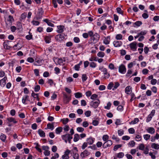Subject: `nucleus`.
I'll return each mask as SVG.
<instances>
[{
	"label": "nucleus",
	"mask_w": 159,
	"mask_h": 159,
	"mask_svg": "<svg viewBox=\"0 0 159 159\" xmlns=\"http://www.w3.org/2000/svg\"><path fill=\"white\" fill-rule=\"evenodd\" d=\"M91 112L90 111H87L84 113L85 115L87 117L90 116L91 115Z\"/></svg>",
	"instance_id": "obj_53"
},
{
	"label": "nucleus",
	"mask_w": 159,
	"mask_h": 159,
	"mask_svg": "<svg viewBox=\"0 0 159 159\" xmlns=\"http://www.w3.org/2000/svg\"><path fill=\"white\" fill-rule=\"evenodd\" d=\"M70 153V151L67 150L64 153V154L62 156V158L63 159H68L69 158V154Z\"/></svg>",
	"instance_id": "obj_19"
},
{
	"label": "nucleus",
	"mask_w": 159,
	"mask_h": 159,
	"mask_svg": "<svg viewBox=\"0 0 159 159\" xmlns=\"http://www.w3.org/2000/svg\"><path fill=\"white\" fill-rule=\"evenodd\" d=\"M43 12L44 11L42 8H39L38 9V11L36 16V19L39 20L41 19Z\"/></svg>",
	"instance_id": "obj_5"
},
{
	"label": "nucleus",
	"mask_w": 159,
	"mask_h": 159,
	"mask_svg": "<svg viewBox=\"0 0 159 159\" xmlns=\"http://www.w3.org/2000/svg\"><path fill=\"white\" fill-rule=\"evenodd\" d=\"M31 23L33 25L35 26H38L40 24V22L39 21H35L34 20L32 21Z\"/></svg>",
	"instance_id": "obj_40"
},
{
	"label": "nucleus",
	"mask_w": 159,
	"mask_h": 159,
	"mask_svg": "<svg viewBox=\"0 0 159 159\" xmlns=\"http://www.w3.org/2000/svg\"><path fill=\"white\" fill-rule=\"evenodd\" d=\"M138 148L139 150H143L145 148V146L143 144H140Z\"/></svg>",
	"instance_id": "obj_41"
},
{
	"label": "nucleus",
	"mask_w": 159,
	"mask_h": 159,
	"mask_svg": "<svg viewBox=\"0 0 159 159\" xmlns=\"http://www.w3.org/2000/svg\"><path fill=\"white\" fill-rule=\"evenodd\" d=\"M62 128L61 127H59L55 129L56 133L57 134H60L62 131Z\"/></svg>",
	"instance_id": "obj_29"
},
{
	"label": "nucleus",
	"mask_w": 159,
	"mask_h": 159,
	"mask_svg": "<svg viewBox=\"0 0 159 159\" xmlns=\"http://www.w3.org/2000/svg\"><path fill=\"white\" fill-rule=\"evenodd\" d=\"M110 37L109 36H107L103 40V43L106 44L107 45L110 43Z\"/></svg>",
	"instance_id": "obj_27"
},
{
	"label": "nucleus",
	"mask_w": 159,
	"mask_h": 159,
	"mask_svg": "<svg viewBox=\"0 0 159 159\" xmlns=\"http://www.w3.org/2000/svg\"><path fill=\"white\" fill-rule=\"evenodd\" d=\"M97 101L96 102L92 101L90 102V106L93 107L94 109H96L97 108L100 103V101L99 99H97Z\"/></svg>",
	"instance_id": "obj_7"
},
{
	"label": "nucleus",
	"mask_w": 159,
	"mask_h": 159,
	"mask_svg": "<svg viewBox=\"0 0 159 159\" xmlns=\"http://www.w3.org/2000/svg\"><path fill=\"white\" fill-rule=\"evenodd\" d=\"M123 36L121 34H117L116 35V39L117 40L122 39Z\"/></svg>",
	"instance_id": "obj_39"
},
{
	"label": "nucleus",
	"mask_w": 159,
	"mask_h": 159,
	"mask_svg": "<svg viewBox=\"0 0 159 159\" xmlns=\"http://www.w3.org/2000/svg\"><path fill=\"white\" fill-rule=\"evenodd\" d=\"M38 133L41 137H45V133L41 129H39L38 131Z\"/></svg>",
	"instance_id": "obj_28"
},
{
	"label": "nucleus",
	"mask_w": 159,
	"mask_h": 159,
	"mask_svg": "<svg viewBox=\"0 0 159 159\" xmlns=\"http://www.w3.org/2000/svg\"><path fill=\"white\" fill-rule=\"evenodd\" d=\"M151 147L155 149L158 150L159 149V144L155 143H152L151 144Z\"/></svg>",
	"instance_id": "obj_26"
},
{
	"label": "nucleus",
	"mask_w": 159,
	"mask_h": 159,
	"mask_svg": "<svg viewBox=\"0 0 159 159\" xmlns=\"http://www.w3.org/2000/svg\"><path fill=\"white\" fill-rule=\"evenodd\" d=\"M33 64L35 66H40L43 64L42 60L40 58L36 57Z\"/></svg>",
	"instance_id": "obj_8"
},
{
	"label": "nucleus",
	"mask_w": 159,
	"mask_h": 159,
	"mask_svg": "<svg viewBox=\"0 0 159 159\" xmlns=\"http://www.w3.org/2000/svg\"><path fill=\"white\" fill-rule=\"evenodd\" d=\"M31 96L33 97L34 98H35L38 101H39V98L38 97V94L35 93L34 92H33L31 93Z\"/></svg>",
	"instance_id": "obj_36"
},
{
	"label": "nucleus",
	"mask_w": 159,
	"mask_h": 159,
	"mask_svg": "<svg viewBox=\"0 0 159 159\" xmlns=\"http://www.w3.org/2000/svg\"><path fill=\"white\" fill-rule=\"evenodd\" d=\"M129 94L130 95V96H131V99H130V100H129V101L130 102H132L136 98V97H135V95L134 93H131Z\"/></svg>",
	"instance_id": "obj_35"
},
{
	"label": "nucleus",
	"mask_w": 159,
	"mask_h": 159,
	"mask_svg": "<svg viewBox=\"0 0 159 159\" xmlns=\"http://www.w3.org/2000/svg\"><path fill=\"white\" fill-rule=\"evenodd\" d=\"M34 72L36 76H39V70L38 69H35L34 70Z\"/></svg>",
	"instance_id": "obj_62"
},
{
	"label": "nucleus",
	"mask_w": 159,
	"mask_h": 159,
	"mask_svg": "<svg viewBox=\"0 0 159 159\" xmlns=\"http://www.w3.org/2000/svg\"><path fill=\"white\" fill-rule=\"evenodd\" d=\"M75 97L76 98H80L82 97V93L79 92L75 93Z\"/></svg>",
	"instance_id": "obj_38"
},
{
	"label": "nucleus",
	"mask_w": 159,
	"mask_h": 159,
	"mask_svg": "<svg viewBox=\"0 0 159 159\" xmlns=\"http://www.w3.org/2000/svg\"><path fill=\"white\" fill-rule=\"evenodd\" d=\"M111 103L110 102H108L107 103V105L104 107V108L106 109L109 110L110 109L111 106Z\"/></svg>",
	"instance_id": "obj_48"
},
{
	"label": "nucleus",
	"mask_w": 159,
	"mask_h": 159,
	"mask_svg": "<svg viewBox=\"0 0 159 159\" xmlns=\"http://www.w3.org/2000/svg\"><path fill=\"white\" fill-rule=\"evenodd\" d=\"M43 21L47 23L48 26L52 27H53L54 26V25L47 19H44Z\"/></svg>",
	"instance_id": "obj_25"
},
{
	"label": "nucleus",
	"mask_w": 159,
	"mask_h": 159,
	"mask_svg": "<svg viewBox=\"0 0 159 159\" xmlns=\"http://www.w3.org/2000/svg\"><path fill=\"white\" fill-rule=\"evenodd\" d=\"M80 139L79 135L77 134H76L74 135V137L73 139L74 141L75 142L77 141Z\"/></svg>",
	"instance_id": "obj_34"
},
{
	"label": "nucleus",
	"mask_w": 159,
	"mask_h": 159,
	"mask_svg": "<svg viewBox=\"0 0 159 159\" xmlns=\"http://www.w3.org/2000/svg\"><path fill=\"white\" fill-rule=\"evenodd\" d=\"M54 128V125L53 124L48 123L47 125V128L45 129H49L51 130L53 129Z\"/></svg>",
	"instance_id": "obj_30"
},
{
	"label": "nucleus",
	"mask_w": 159,
	"mask_h": 159,
	"mask_svg": "<svg viewBox=\"0 0 159 159\" xmlns=\"http://www.w3.org/2000/svg\"><path fill=\"white\" fill-rule=\"evenodd\" d=\"M124 156V153L122 152H120L117 154V157L119 158H122Z\"/></svg>",
	"instance_id": "obj_45"
},
{
	"label": "nucleus",
	"mask_w": 159,
	"mask_h": 159,
	"mask_svg": "<svg viewBox=\"0 0 159 159\" xmlns=\"http://www.w3.org/2000/svg\"><path fill=\"white\" fill-rule=\"evenodd\" d=\"M62 138L66 143H67V142L70 143V134L63 135Z\"/></svg>",
	"instance_id": "obj_17"
},
{
	"label": "nucleus",
	"mask_w": 159,
	"mask_h": 159,
	"mask_svg": "<svg viewBox=\"0 0 159 159\" xmlns=\"http://www.w3.org/2000/svg\"><path fill=\"white\" fill-rule=\"evenodd\" d=\"M6 139V135L5 134H4L2 133H1V135L0 136V139L2 142H5V141Z\"/></svg>",
	"instance_id": "obj_32"
},
{
	"label": "nucleus",
	"mask_w": 159,
	"mask_h": 159,
	"mask_svg": "<svg viewBox=\"0 0 159 159\" xmlns=\"http://www.w3.org/2000/svg\"><path fill=\"white\" fill-rule=\"evenodd\" d=\"M122 145L121 144H117L115 145L114 147L113 150L114 151H116L118 148H121Z\"/></svg>",
	"instance_id": "obj_44"
},
{
	"label": "nucleus",
	"mask_w": 159,
	"mask_h": 159,
	"mask_svg": "<svg viewBox=\"0 0 159 159\" xmlns=\"http://www.w3.org/2000/svg\"><path fill=\"white\" fill-rule=\"evenodd\" d=\"M129 46L131 50L134 51L136 50L137 48V43L136 42H134L130 44Z\"/></svg>",
	"instance_id": "obj_14"
},
{
	"label": "nucleus",
	"mask_w": 159,
	"mask_h": 159,
	"mask_svg": "<svg viewBox=\"0 0 159 159\" xmlns=\"http://www.w3.org/2000/svg\"><path fill=\"white\" fill-rule=\"evenodd\" d=\"M66 30V28L63 25H58L57 26V32L58 33H61Z\"/></svg>",
	"instance_id": "obj_13"
},
{
	"label": "nucleus",
	"mask_w": 159,
	"mask_h": 159,
	"mask_svg": "<svg viewBox=\"0 0 159 159\" xmlns=\"http://www.w3.org/2000/svg\"><path fill=\"white\" fill-rule=\"evenodd\" d=\"M143 137L145 140H147L150 139V135L148 134H145L143 135Z\"/></svg>",
	"instance_id": "obj_52"
},
{
	"label": "nucleus",
	"mask_w": 159,
	"mask_h": 159,
	"mask_svg": "<svg viewBox=\"0 0 159 159\" xmlns=\"http://www.w3.org/2000/svg\"><path fill=\"white\" fill-rule=\"evenodd\" d=\"M51 36H45L44 39L47 43H49L51 41Z\"/></svg>",
	"instance_id": "obj_31"
},
{
	"label": "nucleus",
	"mask_w": 159,
	"mask_h": 159,
	"mask_svg": "<svg viewBox=\"0 0 159 159\" xmlns=\"http://www.w3.org/2000/svg\"><path fill=\"white\" fill-rule=\"evenodd\" d=\"M90 154V152H89L88 150H85L83 152L81 153L80 154V156L83 158L89 156Z\"/></svg>",
	"instance_id": "obj_16"
},
{
	"label": "nucleus",
	"mask_w": 159,
	"mask_h": 159,
	"mask_svg": "<svg viewBox=\"0 0 159 159\" xmlns=\"http://www.w3.org/2000/svg\"><path fill=\"white\" fill-rule=\"evenodd\" d=\"M99 70L103 72L104 74L106 75L105 78H108L109 77L110 74L107 72V70L106 68H104L103 66H102L99 67Z\"/></svg>",
	"instance_id": "obj_6"
},
{
	"label": "nucleus",
	"mask_w": 159,
	"mask_h": 159,
	"mask_svg": "<svg viewBox=\"0 0 159 159\" xmlns=\"http://www.w3.org/2000/svg\"><path fill=\"white\" fill-rule=\"evenodd\" d=\"M139 121V119L138 118H135L134 119L129 123L130 124H134L137 123Z\"/></svg>",
	"instance_id": "obj_37"
},
{
	"label": "nucleus",
	"mask_w": 159,
	"mask_h": 159,
	"mask_svg": "<svg viewBox=\"0 0 159 159\" xmlns=\"http://www.w3.org/2000/svg\"><path fill=\"white\" fill-rule=\"evenodd\" d=\"M27 61L28 62L32 63L34 62V60L32 57H29L27 58Z\"/></svg>",
	"instance_id": "obj_56"
},
{
	"label": "nucleus",
	"mask_w": 159,
	"mask_h": 159,
	"mask_svg": "<svg viewBox=\"0 0 159 159\" xmlns=\"http://www.w3.org/2000/svg\"><path fill=\"white\" fill-rule=\"evenodd\" d=\"M30 101V100L29 99V96L27 95H25L22 98V102L23 104L25 105H26L27 104L26 103V101Z\"/></svg>",
	"instance_id": "obj_15"
},
{
	"label": "nucleus",
	"mask_w": 159,
	"mask_h": 159,
	"mask_svg": "<svg viewBox=\"0 0 159 159\" xmlns=\"http://www.w3.org/2000/svg\"><path fill=\"white\" fill-rule=\"evenodd\" d=\"M113 44L115 47H118L122 45V43L120 41H114L113 42Z\"/></svg>",
	"instance_id": "obj_18"
},
{
	"label": "nucleus",
	"mask_w": 159,
	"mask_h": 159,
	"mask_svg": "<svg viewBox=\"0 0 159 159\" xmlns=\"http://www.w3.org/2000/svg\"><path fill=\"white\" fill-rule=\"evenodd\" d=\"M132 91V88L130 86H128L126 87L125 89V92L127 94H129Z\"/></svg>",
	"instance_id": "obj_22"
},
{
	"label": "nucleus",
	"mask_w": 159,
	"mask_h": 159,
	"mask_svg": "<svg viewBox=\"0 0 159 159\" xmlns=\"http://www.w3.org/2000/svg\"><path fill=\"white\" fill-rule=\"evenodd\" d=\"M95 139L94 138L92 137H90L87 139V143L89 145H91L94 143Z\"/></svg>",
	"instance_id": "obj_21"
},
{
	"label": "nucleus",
	"mask_w": 159,
	"mask_h": 159,
	"mask_svg": "<svg viewBox=\"0 0 159 159\" xmlns=\"http://www.w3.org/2000/svg\"><path fill=\"white\" fill-rule=\"evenodd\" d=\"M114 84L112 82H110L108 85L107 88L108 89H111L113 87Z\"/></svg>",
	"instance_id": "obj_51"
},
{
	"label": "nucleus",
	"mask_w": 159,
	"mask_h": 159,
	"mask_svg": "<svg viewBox=\"0 0 159 159\" xmlns=\"http://www.w3.org/2000/svg\"><path fill=\"white\" fill-rule=\"evenodd\" d=\"M88 78L87 77V75L86 74H83L82 76V82H84L87 80Z\"/></svg>",
	"instance_id": "obj_43"
},
{
	"label": "nucleus",
	"mask_w": 159,
	"mask_h": 159,
	"mask_svg": "<svg viewBox=\"0 0 159 159\" xmlns=\"http://www.w3.org/2000/svg\"><path fill=\"white\" fill-rule=\"evenodd\" d=\"M147 131L149 133L153 134L155 133V129L154 128L150 127L146 129Z\"/></svg>",
	"instance_id": "obj_23"
},
{
	"label": "nucleus",
	"mask_w": 159,
	"mask_h": 159,
	"mask_svg": "<svg viewBox=\"0 0 159 159\" xmlns=\"http://www.w3.org/2000/svg\"><path fill=\"white\" fill-rule=\"evenodd\" d=\"M135 143L134 141H131L128 143V145L133 147L134 146Z\"/></svg>",
	"instance_id": "obj_64"
},
{
	"label": "nucleus",
	"mask_w": 159,
	"mask_h": 159,
	"mask_svg": "<svg viewBox=\"0 0 159 159\" xmlns=\"http://www.w3.org/2000/svg\"><path fill=\"white\" fill-rule=\"evenodd\" d=\"M155 113V110H152L151 113L147 116L146 119V122H149L151 121L152 117L154 115Z\"/></svg>",
	"instance_id": "obj_10"
},
{
	"label": "nucleus",
	"mask_w": 159,
	"mask_h": 159,
	"mask_svg": "<svg viewBox=\"0 0 159 159\" xmlns=\"http://www.w3.org/2000/svg\"><path fill=\"white\" fill-rule=\"evenodd\" d=\"M40 89V87L39 85H37L34 88V90L35 92H38Z\"/></svg>",
	"instance_id": "obj_49"
},
{
	"label": "nucleus",
	"mask_w": 159,
	"mask_h": 159,
	"mask_svg": "<svg viewBox=\"0 0 159 159\" xmlns=\"http://www.w3.org/2000/svg\"><path fill=\"white\" fill-rule=\"evenodd\" d=\"M128 131L130 134H133L135 133V130L133 128H131L128 129Z\"/></svg>",
	"instance_id": "obj_57"
},
{
	"label": "nucleus",
	"mask_w": 159,
	"mask_h": 159,
	"mask_svg": "<svg viewBox=\"0 0 159 159\" xmlns=\"http://www.w3.org/2000/svg\"><path fill=\"white\" fill-rule=\"evenodd\" d=\"M112 144V142L111 140H108L105 142L102 145V147L105 148L107 147H110Z\"/></svg>",
	"instance_id": "obj_11"
},
{
	"label": "nucleus",
	"mask_w": 159,
	"mask_h": 159,
	"mask_svg": "<svg viewBox=\"0 0 159 159\" xmlns=\"http://www.w3.org/2000/svg\"><path fill=\"white\" fill-rule=\"evenodd\" d=\"M60 121L64 125L66 124L69 121V119L67 118H63L61 119Z\"/></svg>",
	"instance_id": "obj_33"
},
{
	"label": "nucleus",
	"mask_w": 159,
	"mask_h": 159,
	"mask_svg": "<svg viewBox=\"0 0 159 159\" xmlns=\"http://www.w3.org/2000/svg\"><path fill=\"white\" fill-rule=\"evenodd\" d=\"M78 149L76 147H75L73 149L70 151V153L73 156L75 159H78L79 156L77 153Z\"/></svg>",
	"instance_id": "obj_2"
},
{
	"label": "nucleus",
	"mask_w": 159,
	"mask_h": 159,
	"mask_svg": "<svg viewBox=\"0 0 159 159\" xmlns=\"http://www.w3.org/2000/svg\"><path fill=\"white\" fill-rule=\"evenodd\" d=\"M105 55V53L104 52H99L97 54L98 56L100 57H104Z\"/></svg>",
	"instance_id": "obj_42"
},
{
	"label": "nucleus",
	"mask_w": 159,
	"mask_h": 159,
	"mask_svg": "<svg viewBox=\"0 0 159 159\" xmlns=\"http://www.w3.org/2000/svg\"><path fill=\"white\" fill-rule=\"evenodd\" d=\"M109 136L107 135H104L102 137V139L105 141L108 140Z\"/></svg>",
	"instance_id": "obj_47"
},
{
	"label": "nucleus",
	"mask_w": 159,
	"mask_h": 159,
	"mask_svg": "<svg viewBox=\"0 0 159 159\" xmlns=\"http://www.w3.org/2000/svg\"><path fill=\"white\" fill-rule=\"evenodd\" d=\"M14 20L13 17L11 15L9 16L8 17H5V21L7 27L11 26Z\"/></svg>",
	"instance_id": "obj_1"
},
{
	"label": "nucleus",
	"mask_w": 159,
	"mask_h": 159,
	"mask_svg": "<svg viewBox=\"0 0 159 159\" xmlns=\"http://www.w3.org/2000/svg\"><path fill=\"white\" fill-rule=\"evenodd\" d=\"M81 106H85L87 105V103L86 101L84 100H82L81 101Z\"/></svg>",
	"instance_id": "obj_61"
},
{
	"label": "nucleus",
	"mask_w": 159,
	"mask_h": 159,
	"mask_svg": "<svg viewBox=\"0 0 159 159\" xmlns=\"http://www.w3.org/2000/svg\"><path fill=\"white\" fill-rule=\"evenodd\" d=\"M99 121L96 120H93L92 124L94 126H97L98 125Z\"/></svg>",
	"instance_id": "obj_60"
},
{
	"label": "nucleus",
	"mask_w": 159,
	"mask_h": 159,
	"mask_svg": "<svg viewBox=\"0 0 159 159\" xmlns=\"http://www.w3.org/2000/svg\"><path fill=\"white\" fill-rule=\"evenodd\" d=\"M52 2L54 7L55 8H57V4L56 0H52Z\"/></svg>",
	"instance_id": "obj_59"
},
{
	"label": "nucleus",
	"mask_w": 159,
	"mask_h": 159,
	"mask_svg": "<svg viewBox=\"0 0 159 159\" xmlns=\"http://www.w3.org/2000/svg\"><path fill=\"white\" fill-rule=\"evenodd\" d=\"M3 47L4 48L6 49H9L10 48V47L7 45V44L6 42H4L3 44Z\"/></svg>",
	"instance_id": "obj_58"
},
{
	"label": "nucleus",
	"mask_w": 159,
	"mask_h": 159,
	"mask_svg": "<svg viewBox=\"0 0 159 159\" xmlns=\"http://www.w3.org/2000/svg\"><path fill=\"white\" fill-rule=\"evenodd\" d=\"M100 38V35L97 33H95L91 38V40L95 43L97 42Z\"/></svg>",
	"instance_id": "obj_9"
},
{
	"label": "nucleus",
	"mask_w": 159,
	"mask_h": 159,
	"mask_svg": "<svg viewBox=\"0 0 159 159\" xmlns=\"http://www.w3.org/2000/svg\"><path fill=\"white\" fill-rule=\"evenodd\" d=\"M98 97V95L96 94H93L90 97V98L92 100H95Z\"/></svg>",
	"instance_id": "obj_50"
},
{
	"label": "nucleus",
	"mask_w": 159,
	"mask_h": 159,
	"mask_svg": "<svg viewBox=\"0 0 159 159\" xmlns=\"http://www.w3.org/2000/svg\"><path fill=\"white\" fill-rule=\"evenodd\" d=\"M119 72L121 74H125L126 71V68L124 65L122 64L119 67Z\"/></svg>",
	"instance_id": "obj_12"
},
{
	"label": "nucleus",
	"mask_w": 159,
	"mask_h": 159,
	"mask_svg": "<svg viewBox=\"0 0 159 159\" xmlns=\"http://www.w3.org/2000/svg\"><path fill=\"white\" fill-rule=\"evenodd\" d=\"M111 138L112 139L115 140L116 142H118L119 141V138L116 137L115 135H113L112 136Z\"/></svg>",
	"instance_id": "obj_63"
},
{
	"label": "nucleus",
	"mask_w": 159,
	"mask_h": 159,
	"mask_svg": "<svg viewBox=\"0 0 159 159\" xmlns=\"http://www.w3.org/2000/svg\"><path fill=\"white\" fill-rule=\"evenodd\" d=\"M142 22L140 21H138L134 23V24L137 26H139L142 24Z\"/></svg>",
	"instance_id": "obj_55"
},
{
	"label": "nucleus",
	"mask_w": 159,
	"mask_h": 159,
	"mask_svg": "<svg viewBox=\"0 0 159 159\" xmlns=\"http://www.w3.org/2000/svg\"><path fill=\"white\" fill-rule=\"evenodd\" d=\"M53 60L56 65H62L64 64L65 63H64V62L65 61L64 59H62L61 58H59L58 57H53Z\"/></svg>",
	"instance_id": "obj_3"
},
{
	"label": "nucleus",
	"mask_w": 159,
	"mask_h": 159,
	"mask_svg": "<svg viewBox=\"0 0 159 159\" xmlns=\"http://www.w3.org/2000/svg\"><path fill=\"white\" fill-rule=\"evenodd\" d=\"M67 39V35L63 34H59L55 36V39L56 40L60 42L63 40Z\"/></svg>",
	"instance_id": "obj_4"
},
{
	"label": "nucleus",
	"mask_w": 159,
	"mask_h": 159,
	"mask_svg": "<svg viewBox=\"0 0 159 159\" xmlns=\"http://www.w3.org/2000/svg\"><path fill=\"white\" fill-rule=\"evenodd\" d=\"M7 120L9 122H13L14 124H16L17 122L15 118L12 117L7 118Z\"/></svg>",
	"instance_id": "obj_24"
},
{
	"label": "nucleus",
	"mask_w": 159,
	"mask_h": 159,
	"mask_svg": "<svg viewBox=\"0 0 159 159\" xmlns=\"http://www.w3.org/2000/svg\"><path fill=\"white\" fill-rule=\"evenodd\" d=\"M116 10L117 13L123 15V12L120 8L117 7L116 8Z\"/></svg>",
	"instance_id": "obj_46"
},
{
	"label": "nucleus",
	"mask_w": 159,
	"mask_h": 159,
	"mask_svg": "<svg viewBox=\"0 0 159 159\" xmlns=\"http://www.w3.org/2000/svg\"><path fill=\"white\" fill-rule=\"evenodd\" d=\"M16 25L18 29H20L22 28L21 23L20 21H18L16 22Z\"/></svg>",
	"instance_id": "obj_54"
},
{
	"label": "nucleus",
	"mask_w": 159,
	"mask_h": 159,
	"mask_svg": "<svg viewBox=\"0 0 159 159\" xmlns=\"http://www.w3.org/2000/svg\"><path fill=\"white\" fill-rule=\"evenodd\" d=\"M7 79V77L5 76L2 79L0 80V84L1 86H4L6 84V81Z\"/></svg>",
	"instance_id": "obj_20"
}]
</instances>
